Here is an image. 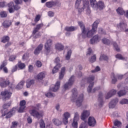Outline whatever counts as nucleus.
Wrapping results in <instances>:
<instances>
[{
  "mask_svg": "<svg viewBox=\"0 0 128 128\" xmlns=\"http://www.w3.org/2000/svg\"><path fill=\"white\" fill-rule=\"evenodd\" d=\"M100 24V20H98L95 21L92 26V29L87 32L86 30L84 25L82 24V22H78V24L80 26L81 30H82V33L80 34V36H82V38H90L96 32V28H98V24Z\"/></svg>",
  "mask_w": 128,
  "mask_h": 128,
  "instance_id": "1",
  "label": "nucleus"
},
{
  "mask_svg": "<svg viewBox=\"0 0 128 128\" xmlns=\"http://www.w3.org/2000/svg\"><path fill=\"white\" fill-rule=\"evenodd\" d=\"M86 80L88 84H90L88 88L87 89V92L90 94V92H96V90H98L100 88V87L98 86L97 88H94L92 90V87L94 86V76L93 75L89 76L88 78H84L82 80V82H86Z\"/></svg>",
  "mask_w": 128,
  "mask_h": 128,
  "instance_id": "2",
  "label": "nucleus"
},
{
  "mask_svg": "<svg viewBox=\"0 0 128 128\" xmlns=\"http://www.w3.org/2000/svg\"><path fill=\"white\" fill-rule=\"evenodd\" d=\"M80 2L82 0H76L75 8L78 10L79 12H82L84 8H86V13L87 14H90V2L88 0H83V7L82 8H80Z\"/></svg>",
  "mask_w": 128,
  "mask_h": 128,
  "instance_id": "3",
  "label": "nucleus"
},
{
  "mask_svg": "<svg viewBox=\"0 0 128 128\" xmlns=\"http://www.w3.org/2000/svg\"><path fill=\"white\" fill-rule=\"evenodd\" d=\"M77 98L78 90L76 88H74L72 90V97L71 98V100L74 102L76 100V102L77 106H82V102L84 101V94H80L78 98Z\"/></svg>",
  "mask_w": 128,
  "mask_h": 128,
  "instance_id": "4",
  "label": "nucleus"
},
{
  "mask_svg": "<svg viewBox=\"0 0 128 128\" xmlns=\"http://www.w3.org/2000/svg\"><path fill=\"white\" fill-rule=\"evenodd\" d=\"M10 106V104L8 103L5 104L3 105V109L2 110V116H6V118H12V114H14L16 112V108H13L12 110V112L8 111V108Z\"/></svg>",
  "mask_w": 128,
  "mask_h": 128,
  "instance_id": "5",
  "label": "nucleus"
},
{
  "mask_svg": "<svg viewBox=\"0 0 128 128\" xmlns=\"http://www.w3.org/2000/svg\"><path fill=\"white\" fill-rule=\"evenodd\" d=\"M32 110H30V113L32 116H35L37 118H40V116H42V114H40L38 110L40 108V104H37L36 105L31 106Z\"/></svg>",
  "mask_w": 128,
  "mask_h": 128,
  "instance_id": "6",
  "label": "nucleus"
},
{
  "mask_svg": "<svg viewBox=\"0 0 128 128\" xmlns=\"http://www.w3.org/2000/svg\"><path fill=\"white\" fill-rule=\"evenodd\" d=\"M44 26V24H40L36 25V28H35L33 30V34H34V38H40V33H38V34H36Z\"/></svg>",
  "mask_w": 128,
  "mask_h": 128,
  "instance_id": "7",
  "label": "nucleus"
},
{
  "mask_svg": "<svg viewBox=\"0 0 128 128\" xmlns=\"http://www.w3.org/2000/svg\"><path fill=\"white\" fill-rule=\"evenodd\" d=\"M60 61V58L58 57H57L55 60V62L57 64L53 68L52 70V74H56V72H58V70L62 66V65L60 64H58Z\"/></svg>",
  "mask_w": 128,
  "mask_h": 128,
  "instance_id": "8",
  "label": "nucleus"
},
{
  "mask_svg": "<svg viewBox=\"0 0 128 128\" xmlns=\"http://www.w3.org/2000/svg\"><path fill=\"white\" fill-rule=\"evenodd\" d=\"M74 82V76H72L69 79L68 83H66L64 85V90H68V88H70Z\"/></svg>",
  "mask_w": 128,
  "mask_h": 128,
  "instance_id": "9",
  "label": "nucleus"
},
{
  "mask_svg": "<svg viewBox=\"0 0 128 128\" xmlns=\"http://www.w3.org/2000/svg\"><path fill=\"white\" fill-rule=\"evenodd\" d=\"M52 41L50 40H47L46 43L45 44V50H46V54L48 56V53L50 52V46H52Z\"/></svg>",
  "mask_w": 128,
  "mask_h": 128,
  "instance_id": "10",
  "label": "nucleus"
},
{
  "mask_svg": "<svg viewBox=\"0 0 128 128\" xmlns=\"http://www.w3.org/2000/svg\"><path fill=\"white\" fill-rule=\"evenodd\" d=\"M60 81H57L54 86L52 85L50 88V92H56L58 91L60 88Z\"/></svg>",
  "mask_w": 128,
  "mask_h": 128,
  "instance_id": "11",
  "label": "nucleus"
},
{
  "mask_svg": "<svg viewBox=\"0 0 128 128\" xmlns=\"http://www.w3.org/2000/svg\"><path fill=\"white\" fill-rule=\"evenodd\" d=\"M1 96H4L3 100H8V98L12 96V92L8 90H5L1 92Z\"/></svg>",
  "mask_w": 128,
  "mask_h": 128,
  "instance_id": "12",
  "label": "nucleus"
},
{
  "mask_svg": "<svg viewBox=\"0 0 128 128\" xmlns=\"http://www.w3.org/2000/svg\"><path fill=\"white\" fill-rule=\"evenodd\" d=\"M80 118V115L78 113L76 112L74 114L73 122L72 123V126L74 128H78V120Z\"/></svg>",
  "mask_w": 128,
  "mask_h": 128,
  "instance_id": "13",
  "label": "nucleus"
},
{
  "mask_svg": "<svg viewBox=\"0 0 128 128\" xmlns=\"http://www.w3.org/2000/svg\"><path fill=\"white\" fill-rule=\"evenodd\" d=\"M70 117V114L68 112H66L63 114L62 122L66 126L68 122V118Z\"/></svg>",
  "mask_w": 128,
  "mask_h": 128,
  "instance_id": "14",
  "label": "nucleus"
},
{
  "mask_svg": "<svg viewBox=\"0 0 128 128\" xmlns=\"http://www.w3.org/2000/svg\"><path fill=\"white\" fill-rule=\"evenodd\" d=\"M102 37L98 36V35H95L90 40V43L91 44H98L100 40Z\"/></svg>",
  "mask_w": 128,
  "mask_h": 128,
  "instance_id": "15",
  "label": "nucleus"
},
{
  "mask_svg": "<svg viewBox=\"0 0 128 128\" xmlns=\"http://www.w3.org/2000/svg\"><path fill=\"white\" fill-rule=\"evenodd\" d=\"M26 102L24 100H22L20 102V107L18 109V112H24V108H26Z\"/></svg>",
  "mask_w": 128,
  "mask_h": 128,
  "instance_id": "16",
  "label": "nucleus"
},
{
  "mask_svg": "<svg viewBox=\"0 0 128 128\" xmlns=\"http://www.w3.org/2000/svg\"><path fill=\"white\" fill-rule=\"evenodd\" d=\"M10 84V80H4V78H0V86L2 88H6Z\"/></svg>",
  "mask_w": 128,
  "mask_h": 128,
  "instance_id": "17",
  "label": "nucleus"
},
{
  "mask_svg": "<svg viewBox=\"0 0 128 128\" xmlns=\"http://www.w3.org/2000/svg\"><path fill=\"white\" fill-rule=\"evenodd\" d=\"M90 114L89 110H84L81 115V120H84V122H86V118H88V116H90Z\"/></svg>",
  "mask_w": 128,
  "mask_h": 128,
  "instance_id": "18",
  "label": "nucleus"
},
{
  "mask_svg": "<svg viewBox=\"0 0 128 128\" xmlns=\"http://www.w3.org/2000/svg\"><path fill=\"white\" fill-rule=\"evenodd\" d=\"M96 124V121L94 117H89L88 120V124L90 126H94Z\"/></svg>",
  "mask_w": 128,
  "mask_h": 128,
  "instance_id": "19",
  "label": "nucleus"
},
{
  "mask_svg": "<svg viewBox=\"0 0 128 128\" xmlns=\"http://www.w3.org/2000/svg\"><path fill=\"white\" fill-rule=\"evenodd\" d=\"M118 102V99L117 98L112 100L109 104L110 108H115Z\"/></svg>",
  "mask_w": 128,
  "mask_h": 128,
  "instance_id": "20",
  "label": "nucleus"
},
{
  "mask_svg": "<svg viewBox=\"0 0 128 128\" xmlns=\"http://www.w3.org/2000/svg\"><path fill=\"white\" fill-rule=\"evenodd\" d=\"M116 94V90H112L108 93H107L106 96V100H108L110 98H112V96Z\"/></svg>",
  "mask_w": 128,
  "mask_h": 128,
  "instance_id": "21",
  "label": "nucleus"
},
{
  "mask_svg": "<svg viewBox=\"0 0 128 128\" xmlns=\"http://www.w3.org/2000/svg\"><path fill=\"white\" fill-rule=\"evenodd\" d=\"M128 92V87H126L124 88V90H120V91L118 92V96H125L126 94Z\"/></svg>",
  "mask_w": 128,
  "mask_h": 128,
  "instance_id": "22",
  "label": "nucleus"
},
{
  "mask_svg": "<svg viewBox=\"0 0 128 128\" xmlns=\"http://www.w3.org/2000/svg\"><path fill=\"white\" fill-rule=\"evenodd\" d=\"M104 2H102V1H99L96 4V7H95L94 8H98L100 10H104Z\"/></svg>",
  "mask_w": 128,
  "mask_h": 128,
  "instance_id": "23",
  "label": "nucleus"
},
{
  "mask_svg": "<svg viewBox=\"0 0 128 128\" xmlns=\"http://www.w3.org/2000/svg\"><path fill=\"white\" fill-rule=\"evenodd\" d=\"M46 6L48 8H52V6H56V3L54 1L48 2L46 3Z\"/></svg>",
  "mask_w": 128,
  "mask_h": 128,
  "instance_id": "24",
  "label": "nucleus"
},
{
  "mask_svg": "<svg viewBox=\"0 0 128 128\" xmlns=\"http://www.w3.org/2000/svg\"><path fill=\"white\" fill-rule=\"evenodd\" d=\"M43 46H42V44H40V45H38V46L36 48L34 52V54L36 55L38 54L40 52V50H42Z\"/></svg>",
  "mask_w": 128,
  "mask_h": 128,
  "instance_id": "25",
  "label": "nucleus"
},
{
  "mask_svg": "<svg viewBox=\"0 0 128 128\" xmlns=\"http://www.w3.org/2000/svg\"><path fill=\"white\" fill-rule=\"evenodd\" d=\"M2 26L6 28H10L12 26V21L10 20H6L3 22Z\"/></svg>",
  "mask_w": 128,
  "mask_h": 128,
  "instance_id": "26",
  "label": "nucleus"
},
{
  "mask_svg": "<svg viewBox=\"0 0 128 128\" xmlns=\"http://www.w3.org/2000/svg\"><path fill=\"white\" fill-rule=\"evenodd\" d=\"M98 100L99 102L100 106H104V100L102 99V93L100 92L98 94Z\"/></svg>",
  "mask_w": 128,
  "mask_h": 128,
  "instance_id": "27",
  "label": "nucleus"
},
{
  "mask_svg": "<svg viewBox=\"0 0 128 128\" xmlns=\"http://www.w3.org/2000/svg\"><path fill=\"white\" fill-rule=\"evenodd\" d=\"M46 77V72H40L36 78V80H42L44 78Z\"/></svg>",
  "mask_w": 128,
  "mask_h": 128,
  "instance_id": "28",
  "label": "nucleus"
},
{
  "mask_svg": "<svg viewBox=\"0 0 128 128\" xmlns=\"http://www.w3.org/2000/svg\"><path fill=\"white\" fill-rule=\"evenodd\" d=\"M64 72H66V68L64 67L62 68L61 72L59 75V80H62L64 76Z\"/></svg>",
  "mask_w": 128,
  "mask_h": 128,
  "instance_id": "29",
  "label": "nucleus"
},
{
  "mask_svg": "<svg viewBox=\"0 0 128 128\" xmlns=\"http://www.w3.org/2000/svg\"><path fill=\"white\" fill-rule=\"evenodd\" d=\"M34 84V80H28L26 81V88H30V86H32V84Z\"/></svg>",
  "mask_w": 128,
  "mask_h": 128,
  "instance_id": "30",
  "label": "nucleus"
},
{
  "mask_svg": "<svg viewBox=\"0 0 128 128\" xmlns=\"http://www.w3.org/2000/svg\"><path fill=\"white\" fill-rule=\"evenodd\" d=\"M118 28H120V30H122L126 28V24L124 22L120 23V24L118 25Z\"/></svg>",
  "mask_w": 128,
  "mask_h": 128,
  "instance_id": "31",
  "label": "nucleus"
},
{
  "mask_svg": "<svg viewBox=\"0 0 128 128\" xmlns=\"http://www.w3.org/2000/svg\"><path fill=\"white\" fill-rule=\"evenodd\" d=\"M64 48V46L60 43L56 44L55 46V48L56 50H63Z\"/></svg>",
  "mask_w": 128,
  "mask_h": 128,
  "instance_id": "32",
  "label": "nucleus"
},
{
  "mask_svg": "<svg viewBox=\"0 0 128 128\" xmlns=\"http://www.w3.org/2000/svg\"><path fill=\"white\" fill-rule=\"evenodd\" d=\"M116 12L117 14H120V16H123V14H124L126 12H124V9H122V8H118L116 10Z\"/></svg>",
  "mask_w": 128,
  "mask_h": 128,
  "instance_id": "33",
  "label": "nucleus"
},
{
  "mask_svg": "<svg viewBox=\"0 0 128 128\" xmlns=\"http://www.w3.org/2000/svg\"><path fill=\"white\" fill-rule=\"evenodd\" d=\"M76 30V27L74 26H67L65 28V30H66V32H74Z\"/></svg>",
  "mask_w": 128,
  "mask_h": 128,
  "instance_id": "34",
  "label": "nucleus"
},
{
  "mask_svg": "<svg viewBox=\"0 0 128 128\" xmlns=\"http://www.w3.org/2000/svg\"><path fill=\"white\" fill-rule=\"evenodd\" d=\"M102 42L104 44H106L107 46H108L112 44V42L108 40L106 38H104L102 40Z\"/></svg>",
  "mask_w": 128,
  "mask_h": 128,
  "instance_id": "35",
  "label": "nucleus"
},
{
  "mask_svg": "<svg viewBox=\"0 0 128 128\" xmlns=\"http://www.w3.org/2000/svg\"><path fill=\"white\" fill-rule=\"evenodd\" d=\"M24 81H21L16 86L17 90H20L24 88Z\"/></svg>",
  "mask_w": 128,
  "mask_h": 128,
  "instance_id": "36",
  "label": "nucleus"
},
{
  "mask_svg": "<svg viewBox=\"0 0 128 128\" xmlns=\"http://www.w3.org/2000/svg\"><path fill=\"white\" fill-rule=\"evenodd\" d=\"M97 3L98 2H96V0H90V6L94 8H96Z\"/></svg>",
  "mask_w": 128,
  "mask_h": 128,
  "instance_id": "37",
  "label": "nucleus"
},
{
  "mask_svg": "<svg viewBox=\"0 0 128 128\" xmlns=\"http://www.w3.org/2000/svg\"><path fill=\"white\" fill-rule=\"evenodd\" d=\"M52 122L54 124H55V126H60L62 124V122H60V120L58 119H54L52 120Z\"/></svg>",
  "mask_w": 128,
  "mask_h": 128,
  "instance_id": "38",
  "label": "nucleus"
},
{
  "mask_svg": "<svg viewBox=\"0 0 128 128\" xmlns=\"http://www.w3.org/2000/svg\"><path fill=\"white\" fill-rule=\"evenodd\" d=\"M114 124L115 126H117L118 128H120V126H122V122L118 120H115Z\"/></svg>",
  "mask_w": 128,
  "mask_h": 128,
  "instance_id": "39",
  "label": "nucleus"
},
{
  "mask_svg": "<svg viewBox=\"0 0 128 128\" xmlns=\"http://www.w3.org/2000/svg\"><path fill=\"white\" fill-rule=\"evenodd\" d=\"M100 60H108V57L104 54H101L100 58Z\"/></svg>",
  "mask_w": 128,
  "mask_h": 128,
  "instance_id": "40",
  "label": "nucleus"
},
{
  "mask_svg": "<svg viewBox=\"0 0 128 128\" xmlns=\"http://www.w3.org/2000/svg\"><path fill=\"white\" fill-rule=\"evenodd\" d=\"M10 40V37L8 36H4L2 40V42H4V44H6V42H8Z\"/></svg>",
  "mask_w": 128,
  "mask_h": 128,
  "instance_id": "41",
  "label": "nucleus"
},
{
  "mask_svg": "<svg viewBox=\"0 0 128 128\" xmlns=\"http://www.w3.org/2000/svg\"><path fill=\"white\" fill-rule=\"evenodd\" d=\"M1 18H6L8 16V13L6 11H2L0 12Z\"/></svg>",
  "mask_w": 128,
  "mask_h": 128,
  "instance_id": "42",
  "label": "nucleus"
},
{
  "mask_svg": "<svg viewBox=\"0 0 128 128\" xmlns=\"http://www.w3.org/2000/svg\"><path fill=\"white\" fill-rule=\"evenodd\" d=\"M120 104H128V100L126 98L122 99L120 102Z\"/></svg>",
  "mask_w": 128,
  "mask_h": 128,
  "instance_id": "43",
  "label": "nucleus"
},
{
  "mask_svg": "<svg viewBox=\"0 0 128 128\" xmlns=\"http://www.w3.org/2000/svg\"><path fill=\"white\" fill-rule=\"evenodd\" d=\"M111 78H112V84H115L116 82V76H114V74H112Z\"/></svg>",
  "mask_w": 128,
  "mask_h": 128,
  "instance_id": "44",
  "label": "nucleus"
},
{
  "mask_svg": "<svg viewBox=\"0 0 128 128\" xmlns=\"http://www.w3.org/2000/svg\"><path fill=\"white\" fill-rule=\"evenodd\" d=\"M70 56H72V50H70L68 52L67 55L66 56V60H68L70 58Z\"/></svg>",
  "mask_w": 128,
  "mask_h": 128,
  "instance_id": "45",
  "label": "nucleus"
},
{
  "mask_svg": "<svg viewBox=\"0 0 128 128\" xmlns=\"http://www.w3.org/2000/svg\"><path fill=\"white\" fill-rule=\"evenodd\" d=\"M113 46L116 52H120V48H118V44L116 42H113Z\"/></svg>",
  "mask_w": 128,
  "mask_h": 128,
  "instance_id": "46",
  "label": "nucleus"
},
{
  "mask_svg": "<svg viewBox=\"0 0 128 128\" xmlns=\"http://www.w3.org/2000/svg\"><path fill=\"white\" fill-rule=\"evenodd\" d=\"M96 60V55H94L91 57V58L89 60L90 62H94Z\"/></svg>",
  "mask_w": 128,
  "mask_h": 128,
  "instance_id": "47",
  "label": "nucleus"
},
{
  "mask_svg": "<svg viewBox=\"0 0 128 128\" xmlns=\"http://www.w3.org/2000/svg\"><path fill=\"white\" fill-rule=\"evenodd\" d=\"M20 70H22L26 68V64L24 63H19L18 65V66Z\"/></svg>",
  "mask_w": 128,
  "mask_h": 128,
  "instance_id": "48",
  "label": "nucleus"
},
{
  "mask_svg": "<svg viewBox=\"0 0 128 128\" xmlns=\"http://www.w3.org/2000/svg\"><path fill=\"white\" fill-rule=\"evenodd\" d=\"M6 64H8L6 61H4L2 64L0 66V70H2L4 68H6Z\"/></svg>",
  "mask_w": 128,
  "mask_h": 128,
  "instance_id": "49",
  "label": "nucleus"
},
{
  "mask_svg": "<svg viewBox=\"0 0 128 128\" xmlns=\"http://www.w3.org/2000/svg\"><path fill=\"white\" fill-rule=\"evenodd\" d=\"M46 96L47 98H52V97L54 96V94L52 92H48L46 94Z\"/></svg>",
  "mask_w": 128,
  "mask_h": 128,
  "instance_id": "50",
  "label": "nucleus"
},
{
  "mask_svg": "<svg viewBox=\"0 0 128 128\" xmlns=\"http://www.w3.org/2000/svg\"><path fill=\"white\" fill-rule=\"evenodd\" d=\"M116 58H118V60H124V58L122 57V54H118L116 56Z\"/></svg>",
  "mask_w": 128,
  "mask_h": 128,
  "instance_id": "51",
  "label": "nucleus"
},
{
  "mask_svg": "<svg viewBox=\"0 0 128 128\" xmlns=\"http://www.w3.org/2000/svg\"><path fill=\"white\" fill-rule=\"evenodd\" d=\"M8 6L9 8H14V2H11L9 4H8Z\"/></svg>",
  "mask_w": 128,
  "mask_h": 128,
  "instance_id": "52",
  "label": "nucleus"
},
{
  "mask_svg": "<svg viewBox=\"0 0 128 128\" xmlns=\"http://www.w3.org/2000/svg\"><path fill=\"white\" fill-rule=\"evenodd\" d=\"M12 126L10 128H16V126H18V122H12Z\"/></svg>",
  "mask_w": 128,
  "mask_h": 128,
  "instance_id": "53",
  "label": "nucleus"
},
{
  "mask_svg": "<svg viewBox=\"0 0 128 128\" xmlns=\"http://www.w3.org/2000/svg\"><path fill=\"white\" fill-rule=\"evenodd\" d=\"M100 68L98 66H97L94 70H92V72H100Z\"/></svg>",
  "mask_w": 128,
  "mask_h": 128,
  "instance_id": "54",
  "label": "nucleus"
},
{
  "mask_svg": "<svg viewBox=\"0 0 128 128\" xmlns=\"http://www.w3.org/2000/svg\"><path fill=\"white\" fill-rule=\"evenodd\" d=\"M14 2L16 4H22V0H14Z\"/></svg>",
  "mask_w": 128,
  "mask_h": 128,
  "instance_id": "55",
  "label": "nucleus"
},
{
  "mask_svg": "<svg viewBox=\"0 0 128 128\" xmlns=\"http://www.w3.org/2000/svg\"><path fill=\"white\" fill-rule=\"evenodd\" d=\"M36 64L38 68H40V66H42V62H40V61H37Z\"/></svg>",
  "mask_w": 128,
  "mask_h": 128,
  "instance_id": "56",
  "label": "nucleus"
},
{
  "mask_svg": "<svg viewBox=\"0 0 128 128\" xmlns=\"http://www.w3.org/2000/svg\"><path fill=\"white\" fill-rule=\"evenodd\" d=\"M16 60V56H11L9 58V60L10 62H13V60Z\"/></svg>",
  "mask_w": 128,
  "mask_h": 128,
  "instance_id": "57",
  "label": "nucleus"
},
{
  "mask_svg": "<svg viewBox=\"0 0 128 128\" xmlns=\"http://www.w3.org/2000/svg\"><path fill=\"white\" fill-rule=\"evenodd\" d=\"M40 16L37 15L35 18L34 22H38V20H40Z\"/></svg>",
  "mask_w": 128,
  "mask_h": 128,
  "instance_id": "58",
  "label": "nucleus"
},
{
  "mask_svg": "<svg viewBox=\"0 0 128 128\" xmlns=\"http://www.w3.org/2000/svg\"><path fill=\"white\" fill-rule=\"evenodd\" d=\"M54 14L52 11H49L48 12V16H50V18H52Z\"/></svg>",
  "mask_w": 128,
  "mask_h": 128,
  "instance_id": "59",
  "label": "nucleus"
},
{
  "mask_svg": "<svg viewBox=\"0 0 128 128\" xmlns=\"http://www.w3.org/2000/svg\"><path fill=\"white\" fill-rule=\"evenodd\" d=\"M18 65H16L14 67H13L12 70V72H16V70H18Z\"/></svg>",
  "mask_w": 128,
  "mask_h": 128,
  "instance_id": "60",
  "label": "nucleus"
},
{
  "mask_svg": "<svg viewBox=\"0 0 128 128\" xmlns=\"http://www.w3.org/2000/svg\"><path fill=\"white\" fill-rule=\"evenodd\" d=\"M20 8V6L18 4H16L14 6V10H18Z\"/></svg>",
  "mask_w": 128,
  "mask_h": 128,
  "instance_id": "61",
  "label": "nucleus"
},
{
  "mask_svg": "<svg viewBox=\"0 0 128 128\" xmlns=\"http://www.w3.org/2000/svg\"><path fill=\"white\" fill-rule=\"evenodd\" d=\"M6 6V2H0V8H4Z\"/></svg>",
  "mask_w": 128,
  "mask_h": 128,
  "instance_id": "62",
  "label": "nucleus"
},
{
  "mask_svg": "<svg viewBox=\"0 0 128 128\" xmlns=\"http://www.w3.org/2000/svg\"><path fill=\"white\" fill-rule=\"evenodd\" d=\"M79 128H88V125L86 124H82Z\"/></svg>",
  "mask_w": 128,
  "mask_h": 128,
  "instance_id": "63",
  "label": "nucleus"
},
{
  "mask_svg": "<svg viewBox=\"0 0 128 128\" xmlns=\"http://www.w3.org/2000/svg\"><path fill=\"white\" fill-rule=\"evenodd\" d=\"M8 10L10 14H12V12H14V8H8Z\"/></svg>",
  "mask_w": 128,
  "mask_h": 128,
  "instance_id": "64",
  "label": "nucleus"
}]
</instances>
